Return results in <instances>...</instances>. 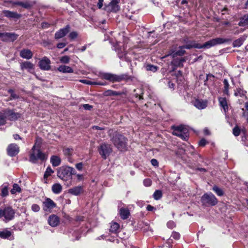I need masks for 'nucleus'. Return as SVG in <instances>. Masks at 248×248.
Instances as JSON below:
<instances>
[{
	"mask_svg": "<svg viewBox=\"0 0 248 248\" xmlns=\"http://www.w3.org/2000/svg\"><path fill=\"white\" fill-rule=\"evenodd\" d=\"M41 142L40 139H37L36 142L33 146L30 154V161L32 163H35L37 160H44L46 158V155L43 153L39 149Z\"/></svg>",
	"mask_w": 248,
	"mask_h": 248,
	"instance_id": "1",
	"label": "nucleus"
},
{
	"mask_svg": "<svg viewBox=\"0 0 248 248\" xmlns=\"http://www.w3.org/2000/svg\"><path fill=\"white\" fill-rule=\"evenodd\" d=\"M172 128L173 129L172 134L174 135L180 137L183 140H186L188 136V130L186 126L184 125L173 126Z\"/></svg>",
	"mask_w": 248,
	"mask_h": 248,
	"instance_id": "2",
	"label": "nucleus"
},
{
	"mask_svg": "<svg viewBox=\"0 0 248 248\" xmlns=\"http://www.w3.org/2000/svg\"><path fill=\"white\" fill-rule=\"evenodd\" d=\"M112 140L114 145L119 150L123 151L125 149L126 139L123 136L117 134L113 137Z\"/></svg>",
	"mask_w": 248,
	"mask_h": 248,
	"instance_id": "3",
	"label": "nucleus"
},
{
	"mask_svg": "<svg viewBox=\"0 0 248 248\" xmlns=\"http://www.w3.org/2000/svg\"><path fill=\"white\" fill-rule=\"evenodd\" d=\"M99 76L101 79H106L112 82H121L124 79V75L119 76L108 73H100Z\"/></svg>",
	"mask_w": 248,
	"mask_h": 248,
	"instance_id": "4",
	"label": "nucleus"
},
{
	"mask_svg": "<svg viewBox=\"0 0 248 248\" xmlns=\"http://www.w3.org/2000/svg\"><path fill=\"white\" fill-rule=\"evenodd\" d=\"M98 151L102 157L106 159L109 155L112 150L110 145L103 143L98 147Z\"/></svg>",
	"mask_w": 248,
	"mask_h": 248,
	"instance_id": "5",
	"label": "nucleus"
},
{
	"mask_svg": "<svg viewBox=\"0 0 248 248\" xmlns=\"http://www.w3.org/2000/svg\"><path fill=\"white\" fill-rule=\"evenodd\" d=\"M228 41V40L222 38H216L210 40L202 45V48H209L217 45L221 44Z\"/></svg>",
	"mask_w": 248,
	"mask_h": 248,
	"instance_id": "6",
	"label": "nucleus"
},
{
	"mask_svg": "<svg viewBox=\"0 0 248 248\" xmlns=\"http://www.w3.org/2000/svg\"><path fill=\"white\" fill-rule=\"evenodd\" d=\"M69 166L62 167L59 168L57 176L62 180L66 181L70 176L69 172Z\"/></svg>",
	"mask_w": 248,
	"mask_h": 248,
	"instance_id": "7",
	"label": "nucleus"
},
{
	"mask_svg": "<svg viewBox=\"0 0 248 248\" xmlns=\"http://www.w3.org/2000/svg\"><path fill=\"white\" fill-rule=\"evenodd\" d=\"M120 2V0H112L107 5H106L104 9L108 12H117L119 10L120 8L118 3Z\"/></svg>",
	"mask_w": 248,
	"mask_h": 248,
	"instance_id": "8",
	"label": "nucleus"
},
{
	"mask_svg": "<svg viewBox=\"0 0 248 248\" xmlns=\"http://www.w3.org/2000/svg\"><path fill=\"white\" fill-rule=\"evenodd\" d=\"M202 201L210 205H215L217 203V200L212 194H205L202 196Z\"/></svg>",
	"mask_w": 248,
	"mask_h": 248,
	"instance_id": "9",
	"label": "nucleus"
},
{
	"mask_svg": "<svg viewBox=\"0 0 248 248\" xmlns=\"http://www.w3.org/2000/svg\"><path fill=\"white\" fill-rule=\"evenodd\" d=\"M3 215L6 220L12 219L15 215V212L11 207H6L3 210Z\"/></svg>",
	"mask_w": 248,
	"mask_h": 248,
	"instance_id": "10",
	"label": "nucleus"
},
{
	"mask_svg": "<svg viewBox=\"0 0 248 248\" xmlns=\"http://www.w3.org/2000/svg\"><path fill=\"white\" fill-rule=\"evenodd\" d=\"M7 150L8 154L11 156H13L18 153L19 149L16 144H11L8 146Z\"/></svg>",
	"mask_w": 248,
	"mask_h": 248,
	"instance_id": "11",
	"label": "nucleus"
},
{
	"mask_svg": "<svg viewBox=\"0 0 248 248\" xmlns=\"http://www.w3.org/2000/svg\"><path fill=\"white\" fill-rule=\"evenodd\" d=\"M43 209L46 211L53 209L56 206L54 202L49 198L46 199L45 201L43 202Z\"/></svg>",
	"mask_w": 248,
	"mask_h": 248,
	"instance_id": "12",
	"label": "nucleus"
},
{
	"mask_svg": "<svg viewBox=\"0 0 248 248\" xmlns=\"http://www.w3.org/2000/svg\"><path fill=\"white\" fill-rule=\"evenodd\" d=\"M50 61L46 57H44L39 62V67L41 69L48 70L50 68Z\"/></svg>",
	"mask_w": 248,
	"mask_h": 248,
	"instance_id": "13",
	"label": "nucleus"
},
{
	"mask_svg": "<svg viewBox=\"0 0 248 248\" xmlns=\"http://www.w3.org/2000/svg\"><path fill=\"white\" fill-rule=\"evenodd\" d=\"M69 26H66L64 28L60 30L57 31L55 35V38L58 39L64 37L69 31Z\"/></svg>",
	"mask_w": 248,
	"mask_h": 248,
	"instance_id": "14",
	"label": "nucleus"
},
{
	"mask_svg": "<svg viewBox=\"0 0 248 248\" xmlns=\"http://www.w3.org/2000/svg\"><path fill=\"white\" fill-rule=\"evenodd\" d=\"M48 224L53 227L58 226L60 223V219L55 215H50L48 219Z\"/></svg>",
	"mask_w": 248,
	"mask_h": 248,
	"instance_id": "15",
	"label": "nucleus"
},
{
	"mask_svg": "<svg viewBox=\"0 0 248 248\" xmlns=\"http://www.w3.org/2000/svg\"><path fill=\"white\" fill-rule=\"evenodd\" d=\"M5 115L6 118L7 117L9 120L11 121L16 120L20 117L19 114L15 113L11 110H5Z\"/></svg>",
	"mask_w": 248,
	"mask_h": 248,
	"instance_id": "16",
	"label": "nucleus"
},
{
	"mask_svg": "<svg viewBox=\"0 0 248 248\" xmlns=\"http://www.w3.org/2000/svg\"><path fill=\"white\" fill-rule=\"evenodd\" d=\"M83 192V188L82 186H77L70 188L68 190V192L73 195L78 196L80 195Z\"/></svg>",
	"mask_w": 248,
	"mask_h": 248,
	"instance_id": "17",
	"label": "nucleus"
},
{
	"mask_svg": "<svg viewBox=\"0 0 248 248\" xmlns=\"http://www.w3.org/2000/svg\"><path fill=\"white\" fill-rule=\"evenodd\" d=\"M192 47H196V48H201L202 46H199L198 45H187L185 46H183L180 47V50L179 51H177L175 54H173V56L175 55H182L184 54L185 51L184 50V48H187L189 49Z\"/></svg>",
	"mask_w": 248,
	"mask_h": 248,
	"instance_id": "18",
	"label": "nucleus"
},
{
	"mask_svg": "<svg viewBox=\"0 0 248 248\" xmlns=\"http://www.w3.org/2000/svg\"><path fill=\"white\" fill-rule=\"evenodd\" d=\"M33 54L32 52L28 49H24L20 51V56L24 59L27 60L32 58Z\"/></svg>",
	"mask_w": 248,
	"mask_h": 248,
	"instance_id": "19",
	"label": "nucleus"
},
{
	"mask_svg": "<svg viewBox=\"0 0 248 248\" xmlns=\"http://www.w3.org/2000/svg\"><path fill=\"white\" fill-rule=\"evenodd\" d=\"M34 64L29 61H26L20 63V67L21 70H27L30 72L31 70L34 69Z\"/></svg>",
	"mask_w": 248,
	"mask_h": 248,
	"instance_id": "20",
	"label": "nucleus"
},
{
	"mask_svg": "<svg viewBox=\"0 0 248 248\" xmlns=\"http://www.w3.org/2000/svg\"><path fill=\"white\" fill-rule=\"evenodd\" d=\"M50 162L54 167H57L60 165L61 158L57 155H53L50 158Z\"/></svg>",
	"mask_w": 248,
	"mask_h": 248,
	"instance_id": "21",
	"label": "nucleus"
},
{
	"mask_svg": "<svg viewBox=\"0 0 248 248\" xmlns=\"http://www.w3.org/2000/svg\"><path fill=\"white\" fill-rule=\"evenodd\" d=\"M58 70L63 73L73 72V70L70 67L66 65H61L58 67Z\"/></svg>",
	"mask_w": 248,
	"mask_h": 248,
	"instance_id": "22",
	"label": "nucleus"
},
{
	"mask_svg": "<svg viewBox=\"0 0 248 248\" xmlns=\"http://www.w3.org/2000/svg\"><path fill=\"white\" fill-rule=\"evenodd\" d=\"M119 213L121 218L123 219L127 218L129 215V210L124 208H121L120 209Z\"/></svg>",
	"mask_w": 248,
	"mask_h": 248,
	"instance_id": "23",
	"label": "nucleus"
},
{
	"mask_svg": "<svg viewBox=\"0 0 248 248\" xmlns=\"http://www.w3.org/2000/svg\"><path fill=\"white\" fill-rule=\"evenodd\" d=\"M2 13L4 14V16L8 17L18 18L20 16L16 13L12 12L7 10L3 11Z\"/></svg>",
	"mask_w": 248,
	"mask_h": 248,
	"instance_id": "24",
	"label": "nucleus"
},
{
	"mask_svg": "<svg viewBox=\"0 0 248 248\" xmlns=\"http://www.w3.org/2000/svg\"><path fill=\"white\" fill-rule=\"evenodd\" d=\"M246 37L244 36L240 38L235 40L232 44L233 47H239L243 43L244 41L246 40Z\"/></svg>",
	"mask_w": 248,
	"mask_h": 248,
	"instance_id": "25",
	"label": "nucleus"
},
{
	"mask_svg": "<svg viewBox=\"0 0 248 248\" xmlns=\"http://www.w3.org/2000/svg\"><path fill=\"white\" fill-rule=\"evenodd\" d=\"M52 190L54 193L59 194L62 190V186L60 184H55L52 186Z\"/></svg>",
	"mask_w": 248,
	"mask_h": 248,
	"instance_id": "26",
	"label": "nucleus"
},
{
	"mask_svg": "<svg viewBox=\"0 0 248 248\" xmlns=\"http://www.w3.org/2000/svg\"><path fill=\"white\" fill-rule=\"evenodd\" d=\"M104 94L105 96L121 95L124 94V93L109 90L105 92Z\"/></svg>",
	"mask_w": 248,
	"mask_h": 248,
	"instance_id": "27",
	"label": "nucleus"
},
{
	"mask_svg": "<svg viewBox=\"0 0 248 248\" xmlns=\"http://www.w3.org/2000/svg\"><path fill=\"white\" fill-rule=\"evenodd\" d=\"M239 25L240 26H248V14L244 16L241 19Z\"/></svg>",
	"mask_w": 248,
	"mask_h": 248,
	"instance_id": "28",
	"label": "nucleus"
},
{
	"mask_svg": "<svg viewBox=\"0 0 248 248\" xmlns=\"http://www.w3.org/2000/svg\"><path fill=\"white\" fill-rule=\"evenodd\" d=\"M80 82L88 84V85H106V83H102V82H93L91 80H86V79H81L79 81Z\"/></svg>",
	"mask_w": 248,
	"mask_h": 248,
	"instance_id": "29",
	"label": "nucleus"
},
{
	"mask_svg": "<svg viewBox=\"0 0 248 248\" xmlns=\"http://www.w3.org/2000/svg\"><path fill=\"white\" fill-rule=\"evenodd\" d=\"M220 105L223 108L225 111L228 109V105L226 99L224 97L219 98Z\"/></svg>",
	"mask_w": 248,
	"mask_h": 248,
	"instance_id": "30",
	"label": "nucleus"
},
{
	"mask_svg": "<svg viewBox=\"0 0 248 248\" xmlns=\"http://www.w3.org/2000/svg\"><path fill=\"white\" fill-rule=\"evenodd\" d=\"M11 235V232L7 230H4L1 232H0V237L3 239H6L9 238Z\"/></svg>",
	"mask_w": 248,
	"mask_h": 248,
	"instance_id": "31",
	"label": "nucleus"
},
{
	"mask_svg": "<svg viewBox=\"0 0 248 248\" xmlns=\"http://www.w3.org/2000/svg\"><path fill=\"white\" fill-rule=\"evenodd\" d=\"M191 102L197 108L201 109L202 108V102L198 98L194 97Z\"/></svg>",
	"mask_w": 248,
	"mask_h": 248,
	"instance_id": "32",
	"label": "nucleus"
},
{
	"mask_svg": "<svg viewBox=\"0 0 248 248\" xmlns=\"http://www.w3.org/2000/svg\"><path fill=\"white\" fill-rule=\"evenodd\" d=\"M18 35L14 33L7 32V41H14L17 38Z\"/></svg>",
	"mask_w": 248,
	"mask_h": 248,
	"instance_id": "33",
	"label": "nucleus"
},
{
	"mask_svg": "<svg viewBox=\"0 0 248 248\" xmlns=\"http://www.w3.org/2000/svg\"><path fill=\"white\" fill-rule=\"evenodd\" d=\"M21 191V188L17 184H14L13 186V188L11 190V194H14L16 192L20 193Z\"/></svg>",
	"mask_w": 248,
	"mask_h": 248,
	"instance_id": "34",
	"label": "nucleus"
},
{
	"mask_svg": "<svg viewBox=\"0 0 248 248\" xmlns=\"http://www.w3.org/2000/svg\"><path fill=\"white\" fill-rule=\"evenodd\" d=\"M119 224L116 222H112L110 226V231L113 232H116L119 229Z\"/></svg>",
	"mask_w": 248,
	"mask_h": 248,
	"instance_id": "35",
	"label": "nucleus"
},
{
	"mask_svg": "<svg viewBox=\"0 0 248 248\" xmlns=\"http://www.w3.org/2000/svg\"><path fill=\"white\" fill-rule=\"evenodd\" d=\"M54 173V171L51 169L50 167H47L44 175V178L46 179L48 177Z\"/></svg>",
	"mask_w": 248,
	"mask_h": 248,
	"instance_id": "36",
	"label": "nucleus"
},
{
	"mask_svg": "<svg viewBox=\"0 0 248 248\" xmlns=\"http://www.w3.org/2000/svg\"><path fill=\"white\" fill-rule=\"evenodd\" d=\"M223 83H224V93H226V94H228L229 92V84L228 83V81L227 79H225L223 80Z\"/></svg>",
	"mask_w": 248,
	"mask_h": 248,
	"instance_id": "37",
	"label": "nucleus"
},
{
	"mask_svg": "<svg viewBox=\"0 0 248 248\" xmlns=\"http://www.w3.org/2000/svg\"><path fill=\"white\" fill-rule=\"evenodd\" d=\"M153 197L155 200H159L162 197V192L160 190H156L154 193Z\"/></svg>",
	"mask_w": 248,
	"mask_h": 248,
	"instance_id": "38",
	"label": "nucleus"
},
{
	"mask_svg": "<svg viewBox=\"0 0 248 248\" xmlns=\"http://www.w3.org/2000/svg\"><path fill=\"white\" fill-rule=\"evenodd\" d=\"M213 190L216 192V193L217 195L219 196H221L223 195V192L221 188L218 187L217 186H214L213 187Z\"/></svg>",
	"mask_w": 248,
	"mask_h": 248,
	"instance_id": "39",
	"label": "nucleus"
},
{
	"mask_svg": "<svg viewBox=\"0 0 248 248\" xmlns=\"http://www.w3.org/2000/svg\"><path fill=\"white\" fill-rule=\"evenodd\" d=\"M73 153V149L72 148H66L63 150V153L64 155L66 156H71L72 155Z\"/></svg>",
	"mask_w": 248,
	"mask_h": 248,
	"instance_id": "40",
	"label": "nucleus"
},
{
	"mask_svg": "<svg viewBox=\"0 0 248 248\" xmlns=\"http://www.w3.org/2000/svg\"><path fill=\"white\" fill-rule=\"evenodd\" d=\"M8 195V189L7 186H3L1 189V196L3 197L6 196Z\"/></svg>",
	"mask_w": 248,
	"mask_h": 248,
	"instance_id": "41",
	"label": "nucleus"
},
{
	"mask_svg": "<svg viewBox=\"0 0 248 248\" xmlns=\"http://www.w3.org/2000/svg\"><path fill=\"white\" fill-rule=\"evenodd\" d=\"M6 122V117L5 112L4 113H0V125L4 124Z\"/></svg>",
	"mask_w": 248,
	"mask_h": 248,
	"instance_id": "42",
	"label": "nucleus"
},
{
	"mask_svg": "<svg viewBox=\"0 0 248 248\" xmlns=\"http://www.w3.org/2000/svg\"><path fill=\"white\" fill-rule=\"evenodd\" d=\"M234 95L236 96H242L245 95V92L241 88H238L235 92Z\"/></svg>",
	"mask_w": 248,
	"mask_h": 248,
	"instance_id": "43",
	"label": "nucleus"
},
{
	"mask_svg": "<svg viewBox=\"0 0 248 248\" xmlns=\"http://www.w3.org/2000/svg\"><path fill=\"white\" fill-rule=\"evenodd\" d=\"M70 61V58L68 56H64L61 58L60 62L63 63H68Z\"/></svg>",
	"mask_w": 248,
	"mask_h": 248,
	"instance_id": "44",
	"label": "nucleus"
},
{
	"mask_svg": "<svg viewBox=\"0 0 248 248\" xmlns=\"http://www.w3.org/2000/svg\"><path fill=\"white\" fill-rule=\"evenodd\" d=\"M40 208L39 206L36 204H33L31 206V210L33 212H38L39 211Z\"/></svg>",
	"mask_w": 248,
	"mask_h": 248,
	"instance_id": "45",
	"label": "nucleus"
},
{
	"mask_svg": "<svg viewBox=\"0 0 248 248\" xmlns=\"http://www.w3.org/2000/svg\"><path fill=\"white\" fill-rule=\"evenodd\" d=\"M240 133V130L238 126H235L233 129V134L235 136H238L239 135Z\"/></svg>",
	"mask_w": 248,
	"mask_h": 248,
	"instance_id": "46",
	"label": "nucleus"
},
{
	"mask_svg": "<svg viewBox=\"0 0 248 248\" xmlns=\"http://www.w3.org/2000/svg\"><path fill=\"white\" fill-rule=\"evenodd\" d=\"M84 165L83 163L80 162L75 165V167L77 170L79 171H81L83 170Z\"/></svg>",
	"mask_w": 248,
	"mask_h": 248,
	"instance_id": "47",
	"label": "nucleus"
},
{
	"mask_svg": "<svg viewBox=\"0 0 248 248\" xmlns=\"http://www.w3.org/2000/svg\"><path fill=\"white\" fill-rule=\"evenodd\" d=\"M147 69L153 72H155L157 70V67L154 65H148L147 66Z\"/></svg>",
	"mask_w": 248,
	"mask_h": 248,
	"instance_id": "48",
	"label": "nucleus"
},
{
	"mask_svg": "<svg viewBox=\"0 0 248 248\" xmlns=\"http://www.w3.org/2000/svg\"><path fill=\"white\" fill-rule=\"evenodd\" d=\"M77 36L78 33L76 31H72L69 35V37L72 40L77 38Z\"/></svg>",
	"mask_w": 248,
	"mask_h": 248,
	"instance_id": "49",
	"label": "nucleus"
},
{
	"mask_svg": "<svg viewBox=\"0 0 248 248\" xmlns=\"http://www.w3.org/2000/svg\"><path fill=\"white\" fill-rule=\"evenodd\" d=\"M17 4L18 5H20L22 6V7H25L26 8H30L31 6V4L29 3H27V2H26V3L18 2V3H17Z\"/></svg>",
	"mask_w": 248,
	"mask_h": 248,
	"instance_id": "50",
	"label": "nucleus"
},
{
	"mask_svg": "<svg viewBox=\"0 0 248 248\" xmlns=\"http://www.w3.org/2000/svg\"><path fill=\"white\" fill-rule=\"evenodd\" d=\"M143 184L146 186H149L152 184V181L150 179H146L143 181Z\"/></svg>",
	"mask_w": 248,
	"mask_h": 248,
	"instance_id": "51",
	"label": "nucleus"
},
{
	"mask_svg": "<svg viewBox=\"0 0 248 248\" xmlns=\"http://www.w3.org/2000/svg\"><path fill=\"white\" fill-rule=\"evenodd\" d=\"M0 38L3 41H7V32L0 33Z\"/></svg>",
	"mask_w": 248,
	"mask_h": 248,
	"instance_id": "52",
	"label": "nucleus"
},
{
	"mask_svg": "<svg viewBox=\"0 0 248 248\" xmlns=\"http://www.w3.org/2000/svg\"><path fill=\"white\" fill-rule=\"evenodd\" d=\"M69 173H70V175L71 176L72 175H77V173H76V170H75V169L71 167H69Z\"/></svg>",
	"mask_w": 248,
	"mask_h": 248,
	"instance_id": "53",
	"label": "nucleus"
},
{
	"mask_svg": "<svg viewBox=\"0 0 248 248\" xmlns=\"http://www.w3.org/2000/svg\"><path fill=\"white\" fill-rule=\"evenodd\" d=\"M171 237L174 239H178L180 238V234L177 232H173L171 235Z\"/></svg>",
	"mask_w": 248,
	"mask_h": 248,
	"instance_id": "54",
	"label": "nucleus"
},
{
	"mask_svg": "<svg viewBox=\"0 0 248 248\" xmlns=\"http://www.w3.org/2000/svg\"><path fill=\"white\" fill-rule=\"evenodd\" d=\"M76 177L78 181H81L84 179V176L83 174H77Z\"/></svg>",
	"mask_w": 248,
	"mask_h": 248,
	"instance_id": "55",
	"label": "nucleus"
},
{
	"mask_svg": "<svg viewBox=\"0 0 248 248\" xmlns=\"http://www.w3.org/2000/svg\"><path fill=\"white\" fill-rule=\"evenodd\" d=\"M83 107L86 110H90L92 108V106L89 104H84Z\"/></svg>",
	"mask_w": 248,
	"mask_h": 248,
	"instance_id": "56",
	"label": "nucleus"
},
{
	"mask_svg": "<svg viewBox=\"0 0 248 248\" xmlns=\"http://www.w3.org/2000/svg\"><path fill=\"white\" fill-rule=\"evenodd\" d=\"M151 164L154 166H158V162H157V160H156L155 159H152L151 161Z\"/></svg>",
	"mask_w": 248,
	"mask_h": 248,
	"instance_id": "57",
	"label": "nucleus"
},
{
	"mask_svg": "<svg viewBox=\"0 0 248 248\" xmlns=\"http://www.w3.org/2000/svg\"><path fill=\"white\" fill-rule=\"evenodd\" d=\"M66 46V44L64 43H60L57 45V47L59 48H62Z\"/></svg>",
	"mask_w": 248,
	"mask_h": 248,
	"instance_id": "58",
	"label": "nucleus"
},
{
	"mask_svg": "<svg viewBox=\"0 0 248 248\" xmlns=\"http://www.w3.org/2000/svg\"><path fill=\"white\" fill-rule=\"evenodd\" d=\"M103 0H98V2L97 3V6L98 8L100 9L102 8L103 6Z\"/></svg>",
	"mask_w": 248,
	"mask_h": 248,
	"instance_id": "59",
	"label": "nucleus"
},
{
	"mask_svg": "<svg viewBox=\"0 0 248 248\" xmlns=\"http://www.w3.org/2000/svg\"><path fill=\"white\" fill-rule=\"evenodd\" d=\"M167 225L169 228H172L175 225L173 221H169L167 223Z\"/></svg>",
	"mask_w": 248,
	"mask_h": 248,
	"instance_id": "60",
	"label": "nucleus"
},
{
	"mask_svg": "<svg viewBox=\"0 0 248 248\" xmlns=\"http://www.w3.org/2000/svg\"><path fill=\"white\" fill-rule=\"evenodd\" d=\"M208 103V102L207 100L204 101H202V109H203L204 108H206L207 106Z\"/></svg>",
	"mask_w": 248,
	"mask_h": 248,
	"instance_id": "61",
	"label": "nucleus"
},
{
	"mask_svg": "<svg viewBox=\"0 0 248 248\" xmlns=\"http://www.w3.org/2000/svg\"><path fill=\"white\" fill-rule=\"evenodd\" d=\"M204 133L206 135H209L210 134V132L207 128H205L204 129Z\"/></svg>",
	"mask_w": 248,
	"mask_h": 248,
	"instance_id": "62",
	"label": "nucleus"
},
{
	"mask_svg": "<svg viewBox=\"0 0 248 248\" xmlns=\"http://www.w3.org/2000/svg\"><path fill=\"white\" fill-rule=\"evenodd\" d=\"M153 209H154V207L152 206H151V205H148L147 206V210H148V211H152Z\"/></svg>",
	"mask_w": 248,
	"mask_h": 248,
	"instance_id": "63",
	"label": "nucleus"
},
{
	"mask_svg": "<svg viewBox=\"0 0 248 248\" xmlns=\"http://www.w3.org/2000/svg\"><path fill=\"white\" fill-rule=\"evenodd\" d=\"M14 138L15 140H18V139H21L20 137H19V136L17 134H15L14 135Z\"/></svg>",
	"mask_w": 248,
	"mask_h": 248,
	"instance_id": "64",
	"label": "nucleus"
}]
</instances>
